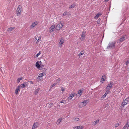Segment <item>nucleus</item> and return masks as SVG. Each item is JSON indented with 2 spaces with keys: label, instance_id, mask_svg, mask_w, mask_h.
Segmentation results:
<instances>
[{
  "label": "nucleus",
  "instance_id": "1",
  "mask_svg": "<svg viewBox=\"0 0 129 129\" xmlns=\"http://www.w3.org/2000/svg\"><path fill=\"white\" fill-rule=\"evenodd\" d=\"M116 42H110L107 47L106 49H111L115 48Z\"/></svg>",
  "mask_w": 129,
  "mask_h": 129
},
{
  "label": "nucleus",
  "instance_id": "2",
  "mask_svg": "<svg viewBox=\"0 0 129 129\" xmlns=\"http://www.w3.org/2000/svg\"><path fill=\"white\" fill-rule=\"evenodd\" d=\"M129 101V97L126 98L125 100H124L120 106V108L121 109L123 108L124 106L127 104Z\"/></svg>",
  "mask_w": 129,
  "mask_h": 129
},
{
  "label": "nucleus",
  "instance_id": "3",
  "mask_svg": "<svg viewBox=\"0 0 129 129\" xmlns=\"http://www.w3.org/2000/svg\"><path fill=\"white\" fill-rule=\"evenodd\" d=\"M21 6L20 5H19L18 7L17 10V13L18 15L21 14Z\"/></svg>",
  "mask_w": 129,
  "mask_h": 129
},
{
  "label": "nucleus",
  "instance_id": "4",
  "mask_svg": "<svg viewBox=\"0 0 129 129\" xmlns=\"http://www.w3.org/2000/svg\"><path fill=\"white\" fill-rule=\"evenodd\" d=\"M62 24L60 23L58 24L56 26V30H59L63 27Z\"/></svg>",
  "mask_w": 129,
  "mask_h": 129
},
{
  "label": "nucleus",
  "instance_id": "5",
  "mask_svg": "<svg viewBox=\"0 0 129 129\" xmlns=\"http://www.w3.org/2000/svg\"><path fill=\"white\" fill-rule=\"evenodd\" d=\"M86 32L83 31L82 32V35L81 36V38L80 40L81 41H82L84 40L86 36Z\"/></svg>",
  "mask_w": 129,
  "mask_h": 129
},
{
  "label": "nucleus",
  "instance_id": "6",
  "mask_svg": "<svg viewBox=\"0 0 129 129\" xmlns=\"http://www.w3.org/2000/svg\"><path fill=\"white\" fill-rule=\"evenodd\" d=\"M129 126V119L127 120V122L125 124L122 129H127Z\"/></svg>",
  "mask_w": 129,
  "mask_h": 129
},
{
  "label": "nucleus",
  "instance_id": "7",
  "mask_svg": "<svg viewBox=\"0 0 129 129\" xmlns=\"http://www.w3.org/2000/svg\"><path fill=\"white\" fill-rule=\"evenodd\" d=\"M28 83L27 82H25L23 83V84H21L20 86H19L20 87L24 88L25 86H27Z\"/></svg>",
  "mask_w": 129,
  "mask_h": 129
},
{
  "label": "nucleus",
  "instance_id": "8",
  "mask_svg": "<svg viewBox=\"0 0 129 129\" xmlns=\"http://www.w3.org/2000/svg\"><path fill=\"white\" fill-rule=\"evenodd\" d=\"M83 92V91L81 89H80V90L78 91V92L76 94L77 96H80L82 94Z\"/></svg>",
  "mask_w": 129,
  "mask_h": 129
},
{
  "label": "nucleus",
  "instance_id": "9",
  "mask_svg": "<svg viewBox=\"0 0 129 129\" xmlns=\"http://www.w3.org/2000/svg\"><path fill=\"white\" fill-rule=\"evenodd\" d=\"M38 23L37 22V21H35L33 23H32V24L31 25L30 28H33L34 27L36 26L37 25Z\"/></svg>",
  "mask_w": 129,
  "mask_h": 129
},
{
  "label": "nucleus",
  "instance_id": "10",
  "mask_svg": "<svg viewBox=\"0 0 129 129\" xmlns=\"http://www.w3.org/2000/svg\"><path fill=\"white\" fill-rule=\"evenodd\" d=\"M125 39L124 37L122 36V37L118 40V41L119 43L121 42L124 40Z\"/></svg>",
  "mask_w": 129,
  "mask_h": 129
},
{
  "label": "nucleus",
  "instance_id": "11",
  "mask_svg": "<svg viewBox=\"0 0 129 129\" xmlns=\"http://www.w3.org/2000/svg\"><path fill=\"white\" fill-rule=\"evenodd\" d=\"M86 105V104H84V103L83 102H80L79 103V106L81 107H84Z\"/></svg>",
  "mask_w": 129,
  "mask_h": 129
},
{
  "label": "nucleus",
  "instance_id": "12",
  "mask_svg": "<svg viewBox=\"0 0 129 129\" xmlns=\"http://www.w3.org/2000/svg\"><path fill=\"white\" fill-rule=\"evenodd\" d=\"M102 14L101 13L99 12L96 15V16L95 17H94V18L95 19H97L99 17V16L100 15H102Z\"/></svg>",
  "mask_w": 129,
  "mask_h": 129
},
{
  "label": "nucleus",
  "instance_id": "13",
  "mask_svg": "<svg viewBox=\"0 0 129 129\" xmlns=\"http://www.w3.org/2000/svg\"><path fill=\"white\" fill-rule=\"evenodd\" d=\"M75 96V94L74 93L71 94L69 96L68 98V100H70L72 99L73 97Z\"/></svg>",
  "mask_w": 129,
  "mask_h": 129
},
{
  "label": "nucleus",
  "instance_id": "14",
  "mask_svg": "<svg viewBox=\"0 0 129 129\" xmlns=\"http://www.w3.org/2000/svg\"><path fill=\"white\" fill-rule=\"evenodd\" d=\"M36 66L38 69H39L41 68V66L39 63V61H38L36 62Z\"/></svg>",
  "mask_w": 129,
  "mask_h": 129
},
{
  "label": "nucleus",
  "instance_id": "15",
  "mask_svg": "<svg viewBox=\"0 0 129 129\" xmlns=\"http://www.w3.org/2000/svg\"><path fill=\"white\" fill-rule=\"evenodd\" d=\"M20 87L19 86H18L17 87L16 89L15 90V93L16 94H17L18 93V91L19 90Z\"/></svg>",
  "mask_w": 129,
  "mask_h": 129
},
{
  "label": "nucleus",
  "instance_id": "16",
  "mask_svg": "<svg viewBox=\"0 0 129 129\" xmlns=\"http://www.w3.org/2000/svg\"><path fill=\"white\" fill-rule=\"evenodd\" d=\"M62 118H61L58 119L56 122L57 124V125L59 124L61 121L62 120Z\"/></svg>",
  "mask_w": 129,
  "mask_h": 129
},
{
  "label": "nucleus",
  "instance_id": "17",
  "mask_svg": "<svg viewBox=\"0 0 129 129\" xmlns=\"http://www.w3.org/2000/svg\"><path fill=\"white\" fill-rule=\"evenodd\" d=\"M114 84L112 82H111L107 86L110 87V88H111L112 87V86Z\"/></svg>",
  "mask_w": 129,
  "mask_h": 129
},
{
  "label": "nucleus",
  "instance_id": "18",
  "mask_svg": "<svg viewBox=\"0 0 129 129\" xmlns=\"http://www.w3.org/2000/svg\"><path fill=\"white\" fill-rule=\"evenodd\" d=\"M55 27L54 25H52L50 28L49 29L51 32H53L54 31L53 29Z\"/></svg>",
  "mask_w": 129,
  "mask_h": 129
},
{
  "label": "nucleus",
  "instance_id": "19",
  "mask_svg": "<svg viewBox=\"0 0 129 129\" xmlns=\"http://www.w3.org/2000/svg\"><path fill=\"white\" fill-rule=\"evenodd\" d=\"M99 119H98L96 121H95L93 122L92 125L94 126L96 125L97 123H99Z\"/></svg>",
  "mask_w": 129,
  "mask_h": 129
},
{
  "label": "nucleus",
  "instance_id": "20",
  "mask_svg": "<svg viewBox=\"0 0 129 129\" xmlns=\"http://www.w3.org/2000/svg\"><path fill=\"white\" fill-rule=\"evenodd\" d=\"M14 28H15V27H10L7 30L8 31H11L12 30H14Z\"/></svg>",
  "mask_w": 129,
  "mask_h": 129
},
{
  "label": "nucleus",
  "instance_id": "21",
  "mask_svg": "<svg viewBox=\"0 0 129 129\" xmlns=\"http://www.w3.org/2000/svg\"><path fill=\"white\" fill-rule=\"evenodd\" d=\"M64 42V41L63 38H61L59 42V44L61 45H62L63 43Z\"/></svg>",
  "mask_w": 129,
  "mask_h": 129
},
{
  "label": "nucleus",
  "instance_id": "22",
  "mask_svg": "<svg viewBox=\"0 0 129 129\" xmlns=\"http://www.w3.org/2000/svg\"><path fill=\"white\" fill-rule=\"evenodd\" d=\"M104 77H105L106 75H104ZM104 76H102V78L101 79V82L103 83L104 81H105V79H104Z\"/></svg>",
  "mask_w": 129,
  "mask_h": 129
},
{
  "label": "nucleus",
  "instance_id": "23",
  "mask_svg": "<svg viewBox=\"0 0 129 129\" xmlns=\"http://www.w3.org/2000/svg\"><path fill=\"white\" fill-rule=\"evenodd\" d=\"M83 128V127L82 126H78L77 127V128L76 129H82Z\"/></svg>",
  "mask_w": 129,
  "mask_h": 129
},
{
  "label": "nucleus",
  "instance_id": "24",
  "mask_svg": "<svg viewBox=\"0 0 129 129\" xmlns=\"http://www.w3.org/2000/svg\"><path fill=\"white\" fill-rule=\"evenodd\" d=\"M36 124H38V123L37 122H36V123H35L33 125V126L34 128H36L38 127L37 125H36Z\"/></svg>",
  "mask_w": 129,
  "mask_h": 129
},
{
  "label": "nucleus",
  "instance_id": "25",
  "mask_svg": "<svg viewBox=\"0 0 129 129\" xmlns=\"http://www.w3.org/2000/svg\"><path fill=\"white\" fill-rule=\"evenodd\" d=\"M121 122H119L118 123H117L116 124H115V127H117L118 126L121 124Z\"/></svg>",
  "mask_w": 129,
  "mask_h": 129
},
{
  "label": "nucleus",
  "instance_id": "26",
  "mask_svg": "<svg viewBox=\"0 0 129 129\" xmlns=\"http://www.w3.org/2000/svg\"><path fill=\"white\" fill-rule=\"evenodd\" d=\"M40 89L37 88L34 92V93L35 94H36L38 93V92L39 91Z\"/></svg>",
  "mask_w": 129,
  "mask_h": 129
},
{
  "label": "nucleus",
  "instance_id": "27",
  "mask_svg": "<svg viewBox=\"0 0 129 129\" xmlns=\"http://www.w3.org/2000/svg\"><path fill=\"white\" fill-rule=\"evenodd\" d=\"M75 5L74 4H73L72 5H71L69 7V8L71 9L74 8L75 6Z\"/></svg>",
  "mask_w": 129,
  "mask_h": 129
},
{
  "label": "nucleus",
  "instance_id": "28",
  "mask_svg": "<svg viewBox=\"0 0 129 129\" xmlns=\"http://www.w3.org/2000/svg\"><path fill=\"white\" fill-rule=\"evenodd\" d=\"M69 13V12L67 11L63 13V16H66Z\"/></svg>",
  "mask_w": 129,
  "mask_h": 129
},
{
  "label": "nucleus",
  "instance_id": "29",
  "mask_svg": "<svg viewBox=\"0 0 129 129\" xmlns=\"http://www.w3.org/2000/svg\"><path fill=\"white\" fill-rule=\"evenodd\" d=\"M73 120L74 121H78L79 120V119L77 117L74 118Z\"/></svg>",
  "mask_w": 129,
  "mask_h": 129
},
{
  "label": "nucleus",
  "instance_id": "30",
  "mask_svg": "<svg viewBox=\"0 0 129 129\" xmlns=\"http://www.w3.org/2000/svg\"><path fill=\"white\" fill-rule=\"evenodd\" d=\"M60 79L59 78H58L56 80V82H57V84L58 83H59L60 82Z\"/></svg>",
  "mask_w": 129,
  "mask_h": 129
},
{
  "label": "nucleus",
  "instance_id": "31",
  "mask_svg": "<svg viewBox=\"0 0 129 129\" xmlns=\"http://www.w3.org/2000/svg\"><path fill=\"white\" fill-rule=\"evenodd\" d=\"M101 19L100 18H99L97 22V23L98 24H100V23H101Z\"/></svg>",
  "mask_w": 129,
  "mask_h": 129
},
{
  "label": "nucleus",
  "instance_id": "32",
  "mask_svg": "<svg viewBox=\"0 0 129 129\" xmlns=\"http://www.w3.org/2000/svg\"><path fill=\"white\" fill-rule=\"evenodd\" d=\"M84 53V52L83 51H81L80 53L78 55V56H80V55H83Z\"/></svg>",
  "mask_w": 129,
  "mask_h": 129
},
{
  "label": "nucleus",
  "instance_id": "33",
  "mask_svg": "<svg viewBox=\"0 0 129 129\" xmlns=\"http://www.w3.org/2000/svg\"><path fill=\"white\" fill-rule=\"evenodd\" d=\"M41 51H40L36 55V56L37 57H38L41 54Z\"/></svg>",
  "mask_w": 129,
  "mask_h": 129
},
{
  "label": "nucleus",
  "instance_id": "34",
  "mask_svg": "<svg viewBox=\"0 0 129 129\" xmlns=\"http://www.w3.org/2000/svg\"><path fill=\"white\" fill-rule=\"evenodd\" d=\"M89 102V101L88 100H85L83 101L84 103V104H86V105L87 103Z\"/></svg>",
  "mask_w": 129,
  "mask_h": 129
},
{
  "label": "nucleus",
  "instance_id": "35",
  "mask_svg": "<svg viewBox=\"0 0 129 129\" xmlns=\"http://www.w3.org/2000/svg\"><path fill=\"white\" fill-rule=\"evenodd\" d=\"M41 37H39L38 38L37 40V41L36 43H38L39 42V41L41 40Z\"/></svg>",
  "mask_w": 129,
  "mask_h": 129
},
{
  "label": "nucleus",
  "instance_id": "36",
  "mask_svg": "<svg viewBox=\"0 0 129 129\" xmlns=\"http://www.w3.org/2000/svg\"><path fill=\"white\" fill-rule=\"evenodd\" d=\"M57 84V83H54L52 84L50 87L51 88L53 87L54 86Z\"/></svg>",
  "mask_w": 129,
  "mask_h": 129
},
{
  "label": "nucleus",
  "instance_id": "37",
  "mask_svg": "<svg viewBox=\"0 0 129 129\" xmlns=\"http://www.w3.org/2000/svg\"><path fill=\"white\" fill-rule=\"evenodd\" d=\"M44 76L43 74V73H40V74L39 76V77H42Z\"/></svg>",
  "mask_w": 129,
  "mask_h": 129
},
{
  "label": "nucleus",
  "instance_id": "38",
  "mask_svg": "<svg viewBox=\"0 0 129 129\" xmlns=\"http://www.w3.org/2000/svg\"><path fill=\"white\" fill-rule=\"evenodd\" d=\"M111 88H110V87H109L108 86H107L106 88V90H110V89Z\"/></svg>",
  "mask_w": 129,
  "mask_h": 129
},
{
  "label": "nucleus",
  "instance_id": "39",
  "mask_svg": "<svg viewBox=\"0 0 129 129\" xmlns=\"http://www.w3.org/2000/svg\"><path fill=\"white\" fill-rule=\"evenodd\" d=\"M110 92V91L109 90H106L105 93L107 95V94L109 93Z\"/></svg>",
  "mask_w": 129,
  "mask_h": 129
},
{
  "label": "nucleus",
  "instance_id": "40",
  "mask_svg": "<svg viewBox=\"0 0 129 129\" xmlns=\"http://www.w3.org/2000/svg\"><path fill=\"white\" fill-rule=\"evenodd\" d=\"M123 37H124L125 38V39H126L127 37V35L126 34L124 35H123V36H122Z\"/></svg>",
  "mask_w": 129,
  "mask_h": 129
},
{
  "label": "nucleus",
  "instance_id": "41",
  "mask_svg": "<svg viewBox=\"0 0 129 129\" xmlns=\"http://www.w3.org/2000/svg\"><path fill=\"white\" fill-rule=\"evenodd\" d=\"M129 63V60H127L125 62V64L126 65H127Z\"/></svg>",
  "mask_w": 129,
  "mask_h": 129
},
{
  "label": "nucleus",
  "instance_id": "42",
  "mask_svg": "<svg viewBox=\"0 0 129 129\" xmlns=\"http://www.w3.org/2000/svg\"><path fill=\"white\" fill-rule=\"evenodd\" d=\"M107 94L105 93L102 96V97L103 98H105V97L106 96Z\"/></svg>",
  "mask_w": 129,
  "mask_h": 129
},
{
  "label": "nucleus",
  "instance_id": "43",
  "mask_svg": "<svg viewBox=\"0 0 129 129\" xmlns=\"http://www.w3.org/2000/svg\"><path fill=\"white\" fill-rule=\"evenodd\" d=\"M49 106L50 107H51L52 106H53V104L52 103H50V104H49Z\"/></svg>",
  "mask_w": 129,
  "mask_h": 129
},
{
  "label": "nucleus",
  "instance_id": "44",
  "mask_svg": "<svg viewBox=\"0 0 129 129\" xmlns=\"http://www.w3.org/2000/svg\"><path fill=\"white\" fill-rule=\"evenodd\" d=\"M20 80L19 79V78H18L17 79V82H18V83H19L20 82Z\"/></svg>",
  "mask_w": 129,
  "mask_h": 129
},
{
  "label": "nucleus",
  "instance_id": "45",
  "mask_svg": "<svg viewBox=\"0 0 129 129\" xmlns=\"http://www.w3.org/2000/svg\"><path fill=\"white\" fill-rule=\"evenodd\" d=\"M39 64L40 65L42 64V62L41 61H40L39 62Z\"/></svg>",
  "mask_w": 129,
  "mask_h": 129
},
{
  "label": "nucleus",
  "instance_id": "46",
  "mask_svg": "<svg viewBox=\"0 0 129 129\" xmlns=\"http://www.w3.org/2000/svg\"><path fill=\"white\" fill-rule=\"evenodd\" d=\"M28 81L31 84H33L34 83H33V82L32 81Z\"/></svg>",
  "mask_w": 129,
  "mask_h": 129
},
{
  "label": "nucleus",
  "instance_id": "47",
  "mask_svg": "<svg viewBox=\"0 0 129 129\" xmlns=\"http://www.w3.org/2000/svg\"><path fill=\"white\" fill-rule=\"evenodd\" d=\"M40 66L42 68H43L44 67V65L42 64H41V65Z\"/></svg>",
  "mask_w": 129,
  "mask_h": 129
},
{
  "label": "nucleus",
  "instance_id": "48",
  "mask_svg": "<svg viewBox=\"0 0 129 129\" xmlns=\"http://www.w3.org/2000/svg\"><path fill=\"white\" fill-rule=\"evenodd\" d=\"M23 79V77H21L20 78H19V79L20 80H22Z\"/></svg>",
  "mask_w": 129,
  "mask_h": 129
},
{
  "label": "nucleus",
  "instance_id": "49",
  "mask_svg": "<svg viewBox=\"0 0 129 129\" xmlns=\"http://www.w3.org/2000/svg\"><path fill=\"white\" fill-rule=\"evenodd\" d=\"M109 0H105V2H108Z\"/></svg>",
  "mask_w": 129,
  "mask_h": 129
},
{
  "label": "nucleus",
  "instance_id": "50",
  "mask_svg": "<svg viewBox=\"0 0 129 129\" xmlns=\"http://www.w3.org/2000/svg\"><path fill=\"white\" fill-rule=\"evenodd\" d=\"M60 103H64V102H63V101L62 100V101H61L60 102Z\"/></svg>",
  "mask_w": 129,
  "mask_h": 129
},
{
  "label": "nucleus",
  "instance_id": "51",
  "mask_svg": "<svg viewBox=\"0 0 129 129\" xmlns=\"http://www.w3.org/2000/svg\"><path fill=\"white\" fill-rule=\"evenodd\" d=\"M64 89H62V91H64Z\"/></svg>",
  "mask_w": 129,
  "mask_h": 129
},
{
  "label": "nucleus",
  "instance_id": "52",
  "mask_svg": "<svg viewBox=\"0 0 129 129\" xmlns=\"http://www.w3.org/2000/svg\"><path fill=\"white\" fill-rule=\"evenodd\" d=\"M37 37H35V40H37Z\"/></svg>",
  "mask_w": 129,
  "mask_h": 129
}]
</instances>
